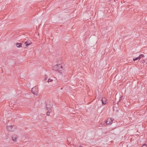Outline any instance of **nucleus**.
Listing matches in <instances>:
<instances>
[{"instance_id": "f257e3e1", "label": "nucleus", "mask_w": 147, "mask_h": 147, "mask_svg": "<svg viewBox=\"0 0 147 147\" xmlns=\"http://www.w3.org/2000/svg\"><path fill=\"white\" fill-rule=\"evenodd\" d=\"M54 68L57 69V71L60 74H62L64 70L63 69L62 66L60 64H57L54 66Z\"/></svg>"}, {"instance_id": "f03ea898", "label": "nucleus", "mask_w": 147, "mask_h": 147, "mask_svg": "<svg viewBox=\"0 0 147 147\" xmlns=\"http://www.w3.org/2000/svg\"><path fill=\"white\" fill-rule=\"evenodd\" d=\"M32 44L30 40L26 41L25 43H17L16 44V46H28Z\"/></svg>"}, {"instance_id": "7ed1b4c3", "label": "nucleus", "mask_w": 147, "mask_h": 147, "mask_svg": "<svg viewBox=\"0 0 147 147\" xmlns=\"http://www.w3.org/2000/svg\"><path fill=\"white\" fill-rule=\"evenodd\" d=\"M8 130L10 131H14L16 129L17 127L15 125H9L7 127Z\"/></svg>"}, {"instance_id": "20e7f679", "label": "nucleus", "mask_w": 147, "mask_h": 147, "mask_svg": "<svg viewBox=\"0 0 147 147\" xmlns=\"http://www.w3.org/2000/svg\"><path fill=\"white\" fill-rule=\"evenodd\" d=\"M113 123V120L112 118H108L106 122V124L107 125H110L111 124Z\"/></svg>"}, {"instance_id": "39448f33", "label": "nucleus", "mask_w": 147, "mask_h": 147, "mask_svg": "<svg viewBox=\"0 0 147 147\" xmlns=\"http://www.w3.org/2000/svg\"><path fill=\"white\" fill-rule=\"evenodd\" d=\"M38 90V88L37 87L35 86L32 88L31 89V92L34 94H36V92H37Z\"/></svg>"}, {"instance_id": "423d86ee", "label": "nucleus", "mask_w": 147, "mask_h": 147, "mask_svg": "<svg viewBox=\"0 0 147 147\" xmlns=\"http://www.w3.org/2000/svg\"><path fill=\"white\" fill-rule=\"evenodd\" d=\"M12 138L13 141L16 142L17 140L18 139L17 135L16 134L14 135L13 136Z\"/></svg>"}, {"instance_id": "0eeeda50", "label": "nucleus", "mask_w": 147, "mask_h": 147, "mask_svg": "<svg viewBox=\"0 0 147 147\" xmlns=\"http://www.w3.org/2000/svg\"><path fill=\"white\" fill-rule=\"evenodd\" d=\"M106 99L105 98H103L102 100V103L103 105H105L106 103Z\"/></svg>"}, {"instance_id": "6e6552de", "label": "nucleus", "mask_w": 147, "mask_h": 147, "mask_svg": "<svg viewBox=\"0 0 147 147\" xmlns=\"http://www.w3.org/2000/svg\"><path fill=\"white\" fill-rule=\"evenodd\" d=\"M46 109L48 111H51V109L50 107L49 106H48V105H47V102L46 103Z\"/></svg>"}, {"instance_id": "1a4fd4ad", "label": "nucleus", "mask_w": 147, "mask_h": 147, "mask_svg": "<svg viewBox=\"0 0 147 147\" xmlns=\"http://www.w3.org/2000/svg\"><path fill=\"white\" fill-rule=\"evenodd\" d=\"M47 105H48V106H49L50 107H52L53 105L52 103L51 102L49 101V102H47Z\"/></svg>"}, {"instance_id": "9d476101", "label": "nucleus", "mask_w": 147, "mask_h": 147, "mask_svg": "<svg viewBox=\"0 0 147 147\" xmlns=\"http://www.w3.org/2000/svg\"><path fill=\"white\" fill-rule=\"evenodd\" d=\"M51 111H48L47 113V115H49V114Z\"/></svg>"}, {"instance_id": "9b49d317", "label": "nucleus", "mask_w": 147, "mask_h": 147, "mask_svg": "<svg viewBox=\"0 0 147 147\" xmlns=\"http://www.w3.org/2000/svg\"><path fill=\"white\" fill-rule=\"evenodd\" d=\"M53 81V80L51 79L50 80V79H48V80L47 81V82H52Z\"/></svg>"}, {"instance_id": "f8f14e48", "label": "nucleus", "mask_w": 147, "mask_h": 147, "mask_svg": "<svg viewBox=\"0 0 147 147\" xmlns=\"http://www.w3.org/2000/svg\"><path fill=\"white\" fill-rule=\"evenodd\" d=\"M141 147H147V145L144 144Z\"/></svg>"}, {"instance_id": "ddd939ff", "label": "nucleus", "mask_w": 147, "mask_h": 147, "mask_svg": "<svg viewBox=\"0 0 147 147\" xmlns=\"http://www.w3.org/2000/svg\"><path fill=\"white\" fill-rule=\"evenodd\" d=\"M138 59V57H136V58H135L133 59V60L134 61H136V60H137Z\"/></svg>"}, {"instance_id": "4468645a", "label": "nucleus", "mask_w": 147, "mask_h": 147, "mask_svg": "<svg viewBox=\"0 0 147 147\" xmlns=\"http://www.w3.org/2000/svg\"><path fill=\"white\" fill-rule=\"evenodd\" d=\"M140 57H144V55L143 54H142L140 55Z\"/></svg>"}, {"instance_id": "2eb2a0df", "label": "nucleus", "mask_w": 147, "mask_h": 147, "mask_svg": "<svg viewBox=\"0 0 147 147\" xmlns=\"http://www.w3.org/2000/svg\"><path fill=\"white\" fill-rule=\"evenodd\" d=\"M123 98V96H121V97H120V98L119 100H120L121 99H122Z\"/></svg>"}, {"instance_id": "dca6fc26", "label": "nucleus", "mask_w": 147, "mask_h": 147, "mask_svg": "<svg viewBox=\"0 0 147 147\" xmlns=\"http://www.w3.org/2000/svg\"><path fill=\"white\" fill-rule=\"evenodd\" d=\"M138 59H139H139H140L141 58V57L140 55L139 57H138Z\"/></svg>"}, {"instance_id": "f3484780", "label": "nucleus", "mask_w": 147, "mask_h": 147, "mask_svg": "<svg viewBox=\"0 0 147 147\" xmlns=\"http://www.w3.org/2000/svg\"><path fill=\"white\" fill-rule=\"evenodd\" d=\"M45 80H47V78H45Z\"/></svg>"}, {"instance_id": "a211bd4d", "label": "nucleus", "mask_w": 147, "mask_h": 147, "mask_svg": "<svg viewBox=\"0 0 147 147\" xmlns=\"http://www.w3.org/2000/svg\"><path fill=\"white\" fill-rule=\"evenodd\" d=\"M20 47V46L17 47H19H19Z\"/></svg>"}, {"instance_id": "6ab92c4d", "label": "nucleus", "mask_w": 147, "mask_h": 147, "mask_svg": "<svg viewBox=\"0 0 147 147\" xmlns=\"http://www.w3.org/2000/svg\"><path fill=\"white\" fill-rule=\"evenodd\" d=\"M79 147H82V146H80Z\"/></svg>"}]
</instances>
